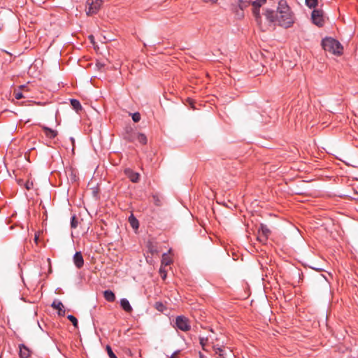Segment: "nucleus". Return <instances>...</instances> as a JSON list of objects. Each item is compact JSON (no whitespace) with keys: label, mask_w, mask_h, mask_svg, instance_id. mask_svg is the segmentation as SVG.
<instances>
[{"label":"nucleus","mask_w":358,"mask_h":358,"mask_svg":"<svg viewBox=\"0 0 358 358\" xmlns=\"http://www.w3.org/2000/svg\"><path fill=\"white\" fill-rule=\"evenodd\" d=\"M264 15L269 22L286 29L291 27L295 22L294 15L285 0L278 1L276 11L266 9Z\"/></svg>","instance_id":"1"},{"label":"nucleus","mask_w":358,"mask_h":358,"mask_svg":"<svg viewBox=\"0 0 358 358\" xmlns=\"http://www.w3.org/2000/svg\"><path fill=\"white\" fill-rule=\"evenodd\" d=\"M322 45L325 51L334 55H340L343 52V46L337 40L327 37L322 41Z\"/></svg>","instance_id":"2"},{"label":"nucleus","mask_w":358,"mask_h":358,"mask_svg":"<svg viewBox=\"0 0 358 358\" xmlns=\"http://www.w3.org/2000/svg\"><path fill=\"white\" fill-rule=\"evenodd\" d=\"M266 3V0H255L251 1V5L252 6V15L255 17V22L258 24L260 28H262V16L260 14V8L265 5Z\"/></svg>","instance_id":"3"},{"label":"nucleus","mask_w":358,"mask_h":358,"mask_svg":"<svg viewBox=\"0 0 358 358\" xmlns=\"http://www.w3.org/2000/svg\"><path fill=\"white\" fill-rule=\"evenodd\" d=\"M176 327L182 331H187L191 329L189 320L183 315H179L176 318Z\"/></svg>","instance_id":"4"},{"label":"nucleus","mask_w":358,"mask_h":358,"mask_svg":"<svg viewBox=\"0 0 358 358\" xmlns=\"http://www.w3.org/2000/svg\"><path fill=\"white\" fill-rule=\"evenodd\" d=\"M102 4L101 0H87V15H93L96 13Z\"/></svg>","instance_id":"5"},{"label":"nucleus","mask_w":358,"mask_h":358,"mask_svg":"<svg viewBox=\"0 0 358 358\" xmlns=\"http://www.w3.org/2000/svg\"><path fill=\"white\" fill-rule=\"evenodd\" d=\"M311 18L313 23L317 27H322L324 24V13L322 10L315 9L312 12Z\"/></svg>","instance_id":"6"},{"label":"nucleus","mask_w":358,"mask_h":358,"mask_svg":"<svg viewBox=\"0 0 358 358\" xmlns=\"http://www.w3.org/2000/svg\"><path fill=\"white\" fill-rule=\"evenodd\" d=\"M138 134V132L134 131L131 128H127L124 134V138L129 142H136V136H137Z\"/></svg>","instance_id":"7"},{"label":"nucleus","mask_w":358,"mask_h":358,"mask_svg":"<svg viewBox=\"0 0 358 358\" xmlns=\"http://www.w3.org/2000/svg\"><path fill=\"white\" fill-rule=\"evenodd\" d=\"M73 263L77 268H81L84 265V259L80 252H76L73 256Z\"/></svg>","instance_id":"8"},{"label":"nucleus","mask_w":358,"mask_h":358,"mask_svg":"<svg viewBox=\"0 0 358 358\" xmlns=\"http://www.w3.org/2000/svg\"><path fill=\"white\" fill-rule=\"evenodd\" d=\"M52 307L58 310V315L64 316L65 315V310L63 303L59 301H54L52 303Z\"/></svg>","instance_id":"9"},{"label":"nucleus","mask_w":358,"mask_h":358,"mask_svg":"<svg viewBox=\"0 0 358 358\" xmlns=\"http://www.w3.org/2000/svg\"><path fill=\"white\" fill-rule=\"evenodd\" d=\"M42 129L47 138L50 139L55 138L57 135L56 130L52 129L46 126H42Z\"/></svg>","instance_id":"10"},{"label":"nucleus","mask_w":358,"mask_h":358,"mask_svg":"<svg viewBox=\"0 0 358 358\" xmlns=\"http://www.w3.org/2000/svg\"><path fill=\"white\" fill-rule=\"evenodd\" d=\"M19 348H20L19 355H20V358H28L30 357L31 352H30L29 349L26 345H24V344H20L19 345Z\"/></svg>","instance_id":"11"},{"label":"nucleus","mask_w":358,"mask_h":358,"mask_svg":"<svg viewBox=\"0 0 358 358\" xmlns=\"http://www.w3.org/2000/svg\"><path fill=\"white\" fill-rule=\"evenodd\" d=\"M120 306L127 313H131L133 310L132 307L131 306L129 301L124 298L120 299Z\"/></svg>","instance_id":"12"},{"label":"nucleus","mask_w":358,"mask_h":358,"mask_svg":"<svg viewBox=\"0 0 358 358\" xmlns=\"http://www.w3.org/2000/svg\"><path fill=\"white\" fill-rule=\"evenodd\" d=\"M126 173L131 182H137L139 180L140 175L138 173L132 171H127Z\"/></svg>","instance_id":"13"},{"label":"nucleus","mask_w":358,"mask_h":358,"mask_svg":"<svg viewBox=\"0 0 358 358\" xmlns=\"http://www.w3.org/2000/svg\"><path fill=\"white\" fill-rule=\"evenodd\" d=\"M104 298L109 302H113L115 300V295L111 290H106L103 292Z\"/></svg>","instance_id":"14"},{"label":"nucleus","mask_w":358,"mask_h":358,"mask_svg":"<svg viewBox=\"0 0 358 358\" xmlns=\"http://www.w3.org/2000/svg\"><path fill=\"white\" fill-rule=\"evenodd\" d=\"M213 348H214V351H215V354L218 355L217 358H224V355H225L224 351L225 350H224V348L214 346Z\"/></svg>","instance_id":"15"},{"label":"nucleus","mask_w":358,"mask_h":358,"mask_svg":"<svg viewBox=\"0 0 358 358\" xmlns=\"http://www.w3.org/2000/svg\"><path fill=\"white\" fill-rule=\"evenodd\" d=\"M136 141L142 145H145L147 143V137L144 134L139 133L136 136Z\"/></svg>","instance_id":"16"},{"label":"nucleus","mask_w":358,"mask_h":358,"mask_svg":"<svg viewBox=\"0 0 358 358\" xmlns=\"http://www.w3.org/2000/svg\"><path fill=\"white\" fill-rule=\"evenodd\" d=\"M258 231L260 232L261 234L266 235L268 236H269V234L271 233V231L267 227V226L264 224H260V226L258 229Z\"/></svg>","instance_id":"17"},{"label":"nucleus","mask_w":358,"mask_h":358,"mask_svg":"<svg viewBox=\"0 0 358 358\" xmlns=\"http://www.w3.org/2000/svg\"><path fill=\"white\" fill-rule=\"evenodd\" d=\"M71 104L74 110L76 111H78L79 110H81L82 106L80 103V101L77 99H71Z\"/></svg>","instance_id":"18"},{"label":"nucleus","mask_w":358,"mask_h":358,"mask_svg":"<svg viewBox=\"0 0 358 358\" xmlns=\"http://www.w3.org/2000/svg\"><path fill=\"white\" fill-rule=\"evenodd\" d=\"M237 4L240 9L243 10L251 4V1L238 0Z\"/></svg>","instance_id":"19"},{"label":"nucleus","mask_w":358,"mask_h":358,"mask_svg":"<svg viewBox=\"0 0 358 358\" xmlns=\"http://www.w3.org/2000/svg\"><path fill=\"white\" fill-rule=\"evenodd\" d=\"M129 220L131 224V226L134 229H137L138 227V221L133 215H131L129 217Z\"/></svg>","instance_id":"20"},{"label":"nucleus","mask_w":358,"mask_h":358,"mask_svg":"<svg viewBox=\"0 0 358 358\" xmlns=\"http://www.w3.org/2000/svg\"><path fill=\"white\" fill-rule=\"evenodd\" d=\"M268 236L266 235H264V234H261L260 232L258 231V235H257V240L263 243V244H265L267 241V239H268Z\"/></svg>","instance_id":"21"},{"label":"nucleus","mask_w":358,"mask_h":358,"mask_svg":"<svg viewBox=\"0 0 358 358\" xmlns=\"http://www.w3.org/2000/svg\"><path fill=\"white\" fill-rule=\"evenodd\" d=\"M155 308L158 310V311H160V312H163L165 308H166V306L164 305V303L162 302H160V301H157L155 303Z\"/></svg>","instance_id":"22"},{"label":"nucleus","mask_w":358,"mask_h":358,"mask_svg":"<svg viewBox=\"0 0 358 358\" xmlns=\"http://www.w3.org/2000/svg\"><path fill=\"white\" fill-rule=\"evenodd\" d=\"M171 263V260L170 258L166 255L164 254L162 259V264L164 266H168Z\"/></svg>","instance_id":"23"},{"label":"nucleus","mask_w":358,"mask_h":358,"mask_svg":"<svg viewBox=\"0 0 358 358\" xmlns=\"http://www.w3.org/2000/svg\"><path fill=\"white\" fill-rule=\"evenodd\" d=\"M306 4L310 8H315L317 5V0H306Z\"/></svg>","instance_id":"24"},{"label":"nucleus","mask_w":358,"mask_h":358,"mask_svg":"<svg viewBox=\"0 0 358 358\" xmlns=\"http://www.w3.org/2000/svg\"><path fill=\"white\" fill-rule=\"evenodd\" d=\"M67 318L72 322L73 325L75 327H78V320L76 319V317H74L73 315H69L67 316Z\"/></svg>","instance_id":"25"},{"label":"nucleus","mask_w":358,"mask_h":358,"mask_svg":"<svg viewBox=\"0 0 358 358\" xmlns=\"http://www.w3.org/2000/svg\"><path fill=\"white\" fill-rule=\"evenodd\" d=\"M106 351L110 358H117L109 345L106 346Z\"/></svg>","instance_id":"26"},{"label":"nucleus","mask_w":358,"mask_h":358,"mask_svg":"<svg viewBox=\"0 0 358 358\" xmlns=\"http://www.w3.org/2000/svg\"><path fill=\"white\" fill-rule=\"evenodd\" d=\"M132 120L134 122H138L141 120V115L139 113H134L132 114Z\"/></svg>","instance_id":"27"},{"label":"nucleus","mask_w":358,"mask_h":358,"mask_svg":"<svg viewBox=\"0 0 358 358\" xmlns=\"http://www.w3.org/2000/svg\"><path fill=\"white\" fill-rule=\"evenodd\" d=\"M199 342H200L201 345L202 346L203 350H206L205 345H206V343L208 342V338L201 337L199 338Z\"/></svg>","instance_id":"28"},{"label":"nucleus","mask_w":358,"mask_h":358,"mask_svg":"<svg viewBox=\"0 0 358 358\" xmlns=\"http://www.w3.org/2000/svg\"><path fill=\"white\" fill-rule=\"evenodd\" d=\"M24 187L27 190H29L33 188L34 183L32 181L27 180L24 184Z\"/></svg>","instance_id":"29"},{"label":"nucleus","mask_w":358,"mask_h":358,"mask_svg":"<svg viewBox=\"0 0 358 358\" xmlns=\"http://www.w3.org/2000/svg\"><path fill=\"white\" fill-rule=\"evenodd\" d=\"M77 225H78V222L77 220H76V217L75 216H73L71 217V226L72 228H76L77 227Z\"/></svg>","instance_id":"30"},{"label":"nucleus","mask_w":358,"mask_h":358,"mask_svg":"<svg viewBox=\"0 0 358 358\" xmlns=\"http://www.w3.org/2000/svg\"><path fill=\"white\" fill-rule=\"evenodd\" d=\"M152 198H153V201H154V203H155V204L156 206H160L161 205V201H160V200H159V197L157 196L153 195Z\"/></svg>","instance_id":"31"},{"label":"nucleus","mask_w":358,"mask_h":358,"mask_svg":"<svg viewBox=\"0 0 358 358\" xmlns=\"http://www.w3.org/2000/svg\"><path fill=\"white\" fill-rule=\"evenodd\" d=\"M23 97H24V96H23V94H22V92H15V98L16 99H22V98H23Z\"/></svg>","instance_id":"32"},{"label":"nucleus","mask_w":358,"mask_h":358,"mask_svg":"<svg viewBox=\"0 0 358 358\" xmlns=\"http://www.w3.org/2000/svg\"><path fill=\"white\" fill-rule=\"evenodd\" d=\"M160 273L162 277L164 279L166 278V274L164 273V271L162 269V268H160Z\"/></svg>","instance_id":"33"},{"label":"nucleus","mask_w":358,"mask_h":358,"mask_svg":"<svg viewBox=\"0 0 358 358\" xmlns=\"http://www.w3.org/2000/svg\"><path fill=\"white\" fill-rule=\"evenodd\" d=\"M169 358H176V353H173Z\"/></svg>","instance_id":"34"},{"label":"nucleus","mask_w":358,"mask_h":358,"mask_svg":"<svg viewBox=\"0 0 358 358\" xmlns=\"http://www.w3.org/2000/svg\"><path fill=\"white\" fill-rule=\"evenodd\" d=\"M22 180H20L18 181V184H19V185H22Z\"/></svg>","instance_id":"35"},{"label":"nucleus","mask_w":358,"mask_h":358,"mask_svg":"<svg viewBox=\"0 0 358 358\" xmlns=\"http://www.w3.org/2000/svg\"><path fill=\"white\" fill-rule=\"evenodd\" d=\"M90 39H92V38H93V36H90Z\"/></svg>","instance_id":"36"},{"label":"nucleus","mask_w":358,"mask_h":358,"mask_svg":"<svg viewBox=\"0 0 358 358\" xmlns=\"http://www.w3.org/2000/svg\"><path fill=\"white\" fill-rule=\"evenodd\" d=\"M201 358H202V357H201Z\"/></svg>","instance_id":"37"}]
</instances>
